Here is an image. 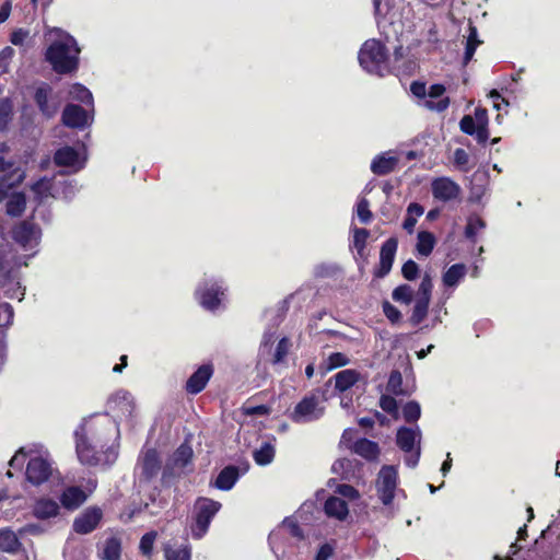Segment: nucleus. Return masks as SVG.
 Here are the masks:
<instances>
[{"instance_id":"nucleus-29","label":"nucleus","mask_w":560,"mask_h":560,"mask_svg":"<svg viewBox=\"0 0 560 560\" xmlns=\"http://www.w3.org/2000/svg\"><path fill=\"white\" fill-rule=\"evenodd\" d=\"M360 374L354 370H343L335 375V387L345 392L359 381Z\"/></svg>"},{"instance_id":"nucleus-51","label":"nucleus","mask_w":560,"mask_h":560,"mask_svg":"<svg viewBox=\"0 0 560 560\" xmlns=\"http://www.w3.org/2000/svg\"><path fill=\"white\" fill-rule=\"evenodd\" d=\"M401 272L407 280H415L419 272L418 265L413 260L409 259L404 264Z\"/></svg>"},{"instance_id":"nucleus-28","label":"nucleus","mask_w":560,"mask_h":560,"mask_svg":"<svg viewBox=\"0 0 560 560\" xmlns=\"http://www.w3.org/2000/svg\"><path fill=\"white\" fill-rule=\"evenodd\" d=\"M238 478L237 468L233 466L225 467L218 475L214 486L220 490H230Z\"/></svg>"},{"instance_id":"nucleus-59","label":"nucleus","mask_w":560,"mask_h":560,"mask_svg":"<svg viewBox=\"0 0 560 560\" xmlns=\"http://www.w3.org/2000/svg\"><path fill=\"white\" fill-rule=\"evenodd\" d=\"M410 91L417 97L422 98V97L427 96V86L422 82H413L410 85Z\"/></svg>"},{"instance_id":"nucleus-17","label":"nucleus","mask_w":560,"mask_h":560,"mask_svg":"<svg viewBox=\"0 0 560 560\" xmlns=\"http://www.w3.org/2000/svg\"><path fill=\"white\" fill-rule=\"evenodd\" d=\"M445 92V86L442 84H433L427 90V95L429 96V100H425L422 105L423 107L435 110V112H443L450 105L448 97L441 98L439 101H434L435 98L441 97Z\"/></svg>"},{"instance_id":"nucleus-13","label":"nucleus","mask_w":560,"mask_h":560,"mask_svg":"<svg viewBox=\"0 0 560 560\" xmlns=\"http://www.w3.org/2000/svg\"><path fill=\"white\" fill-rule=\"evenodd\" d=\"M138 468L140 469V478L145 481L155 477L161 469V462L154 450H147L139 458Z\"/></svg>"},{"instance_id":"nucleus-50","label":"nucleus","mask_w":560,"mask_h":560,"mask_svg":"<svg viewBox=\"0 0 560 560\" xmlns=\"http://www.w3.org/2000/svg\"><path fill=\"white\" fill-rule=\"evenodd\" d=\"M290 349V341L288 338H282L276 348V352L273 355V363H279L283 360V358L288 354Z\"/></svg>"},{"instance_id":"nucleus-16","label":"nucleus","mask_w":560,"mask_h":560,"mask_svg":"<svg viewBox=\"0 0 560 560\" xmlns=\"http://www.w3.org/2000/svg\"><path fill=\"white\" fill-rule=\"evenodd\" d=\"M54 159L57 165L71 167L74 172L81 170L84 164V161L80 159L79 153L71 147L59 149Z\"/></svg>"},{"instance_id":"nucleus-6","label":"nucleus","mask_w":560,"mask_h":560,"mask_svg":"<svg viewBox=\"0 0 560 560\" xmlns=\"http://www.w3.org/2000/svg\"><path fill=\"white\" fill-rule=\"evenodd\" d=\"M432 288H433L432 278L429 273H425L422 278L420 285H419V289H418V292L416 295L413 311L409 318V320L412 325L420 324L427 317L428 308H429V304H430V300H431Z\"/></svg>"},{"instance_id":"nucleus-56","label":"nucleus","mask_w":560,"mask_h":560,"mask_svg":"<svg viewBox=\"0 0 560 560\" xmlns=\"http://www.w3.org/2000/svg\"><path fill=\"white\" fill-rule=\"evenodd\" d=\"M30 33L23 28H19L14 31L11 35V43L15 46H21L24 44Z\"/></svg>"},{"instance_id":"nucleus-31","label":"nucleus","mask_w":560,"mask_h":560,"mask_svg":"<svg viewBox=\"0 0 560 560\" xmlns=\"http://www.w3.org/2000/svg\"><path fill=\"white\" fill-rule=\"evenodd\" d=\"M275 453V445L270 442H264L257 450L254 451L253 457L256 464L265 466L273 460Z\"/></svg>"},{"instance_id":"nucleus-4","label":"nucleus","mask_w":560,"mask_h":560,"mask_svg":"<svg viewBox=\"0 0 560 560\" xmlns=\"http://www.w3.org/2000/svg\"><path fill=\"white\" fill-rule=\"evenodd\" d=\"M221 508V503L211 499L201 498L197 500L195 505L196 520L191 527L194 538L200 539L208 530L213 516Z\"/></svg>"},{"instance_id":"nucleus-18","label":"nucleus","mask_w":560,"mask_h":560,"mask_svg":"<svg viewBox=\"0 0 560 560\" xmlns=\"http://www.w3.org/2000/svg\"><path fill=\"white\" fill-rule=\"evenodd\" d=\"M212 375L211 365L200 366L187 381L186 390L190 394L200 393L209 382Z\"/></svg>"},{"instance_id":"nucleus-46","label":"nucleus","mask_w":560,"mask_h":560,"mask_svg":"<svg viewBox=\"0 0 560 560\" xmlns=\"http://www.w3.org/2000/svg\"><path fill=\"white\" fill-rule=\"evenodd\" d=\"M413 291L409 285H399L393 291V299L397 302L409 304L412 300Z\"/></svg>"},{"instance_id":"nucleus-61","label":"nucleus","mask_w":560,"mask_h":560,"mask_svg":"<svg viewBox=\"0 0 560 560\" xmlns=\"http://www.w3.org/2000/svg\"><path fill=\"white\" fill-rule=\"evenodd\" d=\"M244 412L248 416H254V415L264 416L269 412V409L265 405H259V406H255V407H245Z\"/></svg>"},{"instance_id":"nucleus-15","label":"nucleus","mask_w":560,"mask_h":560,"mask_svg":"<svg viewBox=\"0 0 560 560\" xmlns=\"http://www.w3.org/2000/svg\"><path fill=\"white\" fill-rule=\"evenodd\" d=\"M91 117L78 105H67L62 113V121L66 126L72 128H83L89 125Z\"/></svg>"},{"instance_id":"nucleus-30","label":"nucleus","mask_w":560,"mask_h":560,"mask_svg":"<svg viewBox=\"0 0 560 560\" xmlns=\"http://www.w3.org/2000/svg\"><path fill=\"white\" fill-rule=\"evenodd\" d=\"M26 198L23 192H13L9 196L7 202V214L10 217H20L25 211Z\"/></svg>"},{"instance_id":"nucleus-32","label":"nucleus","mask_w":560,"mask_h":560,"mask_svg":"<svg viewBox=\"0 0 560 560\" xmlns=\"http://www.w3.org/2000/svg\"><path fill=\"white\" fill-rule=\"evenodd\" d=\"M435 245V237L432 233L421 231L418 234L417 250L422 256H429Z\"/></svg>"},{"instance_id":"nucleus-45","label":"nucleus","mask_w":560,"mask_h":560,"mask_svg":"<svg viewBox=\"0 0 560 560\" xmlns=\"http://www.w3.org/2000/svg\"><path fill=\"white\" fill-rule=\"evenodd\" d=\"M14 312L9 303H0V328H8L13 323Z\"/></svg>"},{"instance_id":"nucleus-25","label":"nucleus","mask_w":560,"mask_h":560,"mask_svg":"<svg viewBox=\"0 0 560 560\" xmlns=\"http://www.w3.org/2000/svg\"><path fill=\"white\" fill-rule=\"evenodd\" d=\"M398 163V159L388 153L376 156L372 164L371 171L376 175H386L394 171Z\"/></svg>"},{"instance_id":"nucleus-11","label":"nucleus","mask_w":560,"mask_h":560,"mask_svg":"<svg viewBox=\"0 0 560 560\" xmlns=\"http://www.w3.org/2000/svg\"><path fill=\"white\" fill-rule=\"evenodd\" d=\"M432 195L441 201H450L458 197L460 187L448 177L435 178L432 184Z\"/></svg>"},{"instance_id":"nucleus-23","label":"nucleus","mask_w":560,"mask_h":560,"mask_svg":"<svg viewBox=\"0 0 560 560\" xmlns=\"http://www.w3.org/2000/svg\"><path fill=\"white\" fill-rule=\"evenodd\" d=\"M351 451L366 460H376L381 453L378 444L368 439H360L351 446Z\"/></svg>"},{"instance_id":"nucleus-35","label":"nucleus","mask_w":560,"mask_h":560,"mask_svg":"<svg viewBox=\"0 0 560 560\" xmlns=\"http://www.w3.org/2000/svg\"><path fill=\"white\" fill-rule=\"evenodd\" d=\"M49 89L46 86L38 88L35 93V102L38 105L40 112L47 117L52 116L56 113V108L48 106Z\"/></svg>"},{"instance_id":"nucleus-2","label":"nucleus","mask_w":560,"mask_h":560,"mask_svg":"<svg viewBox=\"0 0 560 560\" xmlns=\"http://www.w3.org/2000/svg\"><path fill=\"white\" fill-rule=\"evenodd\" d=\"M77 438V454L79 460L84 465L94 466L101 462L96 446L103 447V439L92 428H86L85 424L81 425L75 431Z\"/></svg>"},{"instance_id":"nucleus-47","label":"nucleus","mask_w":560,"mask_h":560,"mask_svg":"<svg viewBox=\"0 0 560 560\" xmlns=\"http://www.w3.org/2000/svg\"><path fill=\"white\" fill-rule=\"evenodd\" d=\"M156 536L158 534L154 530L149 532L142 536L139 548L144 556H151Z\"/></svg>"},{"instance_id":"nucleus-64","label":"nucleus","mask_w":560,"mask_h":560,"mask_svg":"<svg viewBox=\"0 0 560 560\" xmlns=\"http://www.w3.org/2000/svg\"><path fill=\"white\" fill-rule=\"evenodd\" d=\"M332 555V548L329 545L320 547L316 555V560H328Z\"/></svg>"},{"instance_id":"nucleus-58","label":"nucleus","mask_w":560,"mask_h":560,"mask_svg":"<svg viewBox=\"0 0 560 560\" xmlns=\"http://www.w3.org/2000/svg\"><path fill=\"white\" fill-rule=\"evenodd\" d=\"M469 156L464 149H456L454 152V162L457 166L464 167L468 164Z\"/></svg>"},{"instance_id":"nucleus-53","label":"nucleus","mask_w":560,"mask_h":560,"mask_svg":"<svg viewBox=\"0 0 560 560\" xmlns=\"http://www.w3.org/2000/svg\"><path fill=\"white\" fill-rule=\"evenodd\" d=\"M34 453V450L33 448H30L28 451L26 450V447H21L15 454L14 456L11 458L10 460V466L11 467H21L24 463V459L26 457V455H31Z\"/></svg>"},{"instance_id":"nucleus-48","label":"nucleus","mask_w":560,"mask_h":560,"mask_svg":"<svg viewBox=\"0 0 560 560\" xmlns=\"http://www.w3.org/2000/svg\"><path fill=\"white\" fill-rule=\"evenodd\" d=\"M357 215L362 223H369L372 219V212L370 211V203L368 199L362 198L357 205Z\"/></svg>"},{"instance_id":"nucleus-22","label":"nucleus","mask_w":560,"mask_h":560,"mask_svg":"<svg viewBox=\"0 0 560 560\" xmlns=\"http://www.w3.org/2000/svg\"><path fill=\"white\" fill-rule=\"evenodd\" d=\"M59 510V504L55 500L40 498L34 504L33 514L38 520H47L57 516Z\"/></svg>"},{"instance_id":"nucleus-36","label":"nucleus","mask_w":560,"mask_h":560,"mask_svg":"<svg viewBox=\"0 0 560 560\" xmlns=\"http://www.w3.org/2000/svg\"><path fill=\"white\" fill-rule=\"evenodd\" d=\"M120 542L116 538H109L105 541L103 558L105 560H118L120 558Z\"/></svg>"},{"instance_id":"nucleus-21","label":"nucleus","mask_w":560,"mask_h":560,"mask_svg":"<svg viewBox=\"0 0 560 560\" xmlns=\"http://www.w3.org/2000/svg\"><path fill=\"white\" fill-rule=\"evenodd\" d=\"M109 408L117 410L122 417H128L135 408L133 399L128 392L119 390L112 397Z\"/></svg>"},{"instance_id":"nucleus-27","label":"nucleus","mask_w":560,"mask_h":560,"mask_svg":"<svg viewBox=\"0 0 560 560\" xmlns=\"http://www.w3.org/2000/svg\"><path fill=\"white\" fill-rule=\"evenodd\" d=\"M325 512L328 516L342 521L347 517L349 510L345 500L331 497L325 503Z\"/></svg>"},{"instance_id":"nucleus-9","label":"nucleus","mask_w":560,"mask_h":560,"mask_svg":"<svg viewBox=\"0 0 560 560\" xmlns=\"http://www.w3.org/2000/svg\"><path fill=\"white\" fill-rule=\"evenodd\" d=\"M40 236L39 229L30 221H23L13 230V238L25 250L35 248Z\"/></svg>"},{"instance_id":"nucleus-54","label":"nucleus","mask_w":560,"mask_h":560,"mask_svg":"<svg viewBox=\"0 0 560 560\" xmlns=\"http://www.w3.org/2000/svg\"><path fill=\"white\" fill-rule=\"evenodd\" d=\"M383 312L392 323H397L401 318V313L399 310L392 305L389 302H385L383 304Z\"/></svg>"},{"instance_id":"nucleus-42","label":"nucleus","mask_w":560,"mask_h":560,"mask_svg":"<svg viewBox=\"0 0 560 560\" xmlns=\"http://www.w3.org/2000/svg\"><path fill=\"white\" fill-rule=\"evenodd\" d=\"M192 457V450L189 445L183 444L180 445L174 455V462L178 466H186Z\"/></svg>"},{"instance_id":"nucleus-26","label":"nucleus","mask_w":560,"mask_h":560,"mask_svg":"<svg viewBox=\"0 0 560 560\" xmlns=\"http://www.w3.org/2000/svg\"><path fill=\"white\" fill-rule=\"evenodd\" d=\"M198 294L200 304L205 308L213 311L219 306L221 302L220 296L223 295L224 293L223 291L220 290L219 287L212 285L211 288L206 289L203 291L198 290Z\"/></svg>"},{"instance_id":"nucleus-63","label":"nucleus","mask_w":560,"mask_h":560,"mask_svg":"<svg viewBox=\"0 0 560 560\" xmlns=\"http://www.w3.org/2000/svg\"><path fill=\"white\" fill-rule=\"evenodd\" d=\"M329 361H330L331 366H334V368L346 365L348 363L347 358L342 353H339V352L332 353L329 357Z\"/></svg>"},{"instance_id":"nucleus-24","label":"nucleus","mask_w":560,"mask_h":560,"mask_svg":"<svg viewBox=\"0 0 560 560\" xmlns=\"http://www.w3.org/2000/svg\"><path fill=\"white\" fill-rule=\"evenodd\" d=\"M25 178V173L22 170H13L10 176H0V203L9 197V190L20 185Z\"/></svg>"},{"instance_id":"nucleus-62","label":"nucleus","mask_w":560,"mask_h":560,"mask_svg":"<svg viewBox=\"0 0 560 560\" xmlns=\"http://www.w3.org/2000/svg\"><path fill=\"white\" fill-rule=\"evenodd\" d=\"M423 207L419 203L412 202L407 208V215L418 219L423 214Z\"/></svg>"},{"instance_id":"nucleus-5","label":"nucleus","mask_w":560,"mask_h":560,"mask_svg":"<svg viewBox=\"0 0 560 560\" xmlns=\"http://www.w3.org/2000/svg\"><path fill=\"white\" fill-rule=\"evenodd\" d=\"M488 114L485 108H476L474 116L465 115L459 122L460 130L467 135L475 136L479 143H485L489 138Z\"/></svg>"},{"instance_id":"nucleus-57","label":"nucleus","mask_w":560,"mask_h":560,"mask_svg":"<svg viewBox=\"0 0 560 560\" xmlns=\"http://www.w3.org/2000/svg\"><path fill=\"white\" fill-rule=\"evenodd\" d=\"M13 170L21 168L15 166V163L13 161L5 160L4 158L0 156V173H2V175L10 176Z\"/></svg>"},{"instance_id":"nucleus-1","label":"nucleus","mask_w":560,"mask_h":560,"mask_svg":"<svg viewBox=\"0 0 560 560\" xmlns=\"http://www.w3.org/2000/svg\"><path fill=\"white\" fill-rule=\"evenodd\" d=\"M51 44L47 48L46 59L51 63L55 71L67 73L77 68L80 49L72 36L68 33L52 28L47 33Z\"/></svg>"},{"instance_id":"nucleus-44","label":"nucleus","mask_w":560,"mask_h":560,"mask_svg":"<svg viewBox=\"0 0 560 560\" xmlns=\"http://www.w3.org/2000/svg\"><path fill=\"white\" fill-rule=\"evenodd\" d=\"M404 419L407 422H416L421 415L420 405L417 401H409L402 409Z\"/></svg>"},{"instance_id":"nucleus-52","label":"nucleus","mask_w":560,"mask_h":560,"mask_svg":"<svg viewBox=\"0 0 560 560\" xmlns=\"http://www.w3.org/2000/svg\"><path fill=\"white\" fill-rule=\"evenodd\" d=\"M380 406L384 411L388 413H394L395 416L397 415L398 408L395 398L388 395H383L380 399Z\"/></svg>"},{"instance_id":"nucleus-40","label":"nucleus","mask_w":560,"mask_h":560,"mask_svg":"<svg viewBox=\"0 0 560 560\" xmlns=\"http://www.w3.org/2000/svg\"><path fill=\"white\" fill-rule=\"evenodd\" d=\"M485 228H486V223L481 218H479L477 215L469 217L467 225H466V230H465V235L468 238L474 240L476 234L479 231L483 230Z\"/></svg>"},{"instance_id":"nucleus-8","label":"nucleus","mask_w":560,"mask_h":560,"mask_svg":"<svg viewBox=\"0 0 560 560\" xmlns=\"http://www.w3.org/2000/svg\"><path fill=\"white\" fill-rule=\"evenodd\" d=\"M323 413L324 409L319 406L315 397H305L295 406L292 419L295 422L304 423L317 420Z\"/></svg>"},{"instance_id":"nucleus-55","label":"nucleus","mask_w":560,"mask_h":560,"mask_svg":"<svg viewBox=\"0 0 560 560\" xmlns=\"http://www.w3.org/2000/svg\"><path fill=\"white\" fill-rule=\"evenodd\" d=\"M337 492L343 498L350 500L357 499L359 497V492L352 486L349 485H340L337 488Z\"/></svg>"},{"instance_id":"nucleus-14","label":"nucleus","mask_w":560,"mask_h":560,"mask_svg":"<svg viewBox=\"0 0 560 560\" xmlns=\"http://www.w3.org/2000/svg\"><path fill=\"white\" fill-rule=\"evenodd\" d=\"M398 242L395 237L388 238L381 247L380 252V268L376 276L380 278L385 277L392 269L395 254L397 250Z\"/></svg>"},{"instance_id":"nucleus-60","label":"nucleus","mask_w":560,"mask_h":560,"mask_svg":"<svg viewBox=\"0 0 560 560\" xmlns=\"http://www.w3.org/2000/svg\"><path fill=\"white\" fill-rule=\"evenodd\" d=\"M282 527L288 529L289 533L293 536H296V537H300L302 536L301 534V530L299 528V526L296 525V523L292 520H284L283 523H282Z\"/></svg>"},{"instance_id":"nucleus-43","label":"nucleus","mask_w":560,"mask_h":560,"mask_svg":"<svg viewBox=\"0 0 560 560\" xmlns=\"http://www.w3.org/2000/svg\"><path fill=\"white\" fill-rule=\"evenodd\" d=\"M402 377L399 371H393L389 375L387 383V392L394 395H402L404 390L401 388Z\"/></svg>"},{"instance_id":"nucleus-41","label":"nucleus","mask_w":560,"mask_h":560,"mask_svg":"<svg viewBox=\"0 0 560 560\" xmlns=\"http://www.w3.org/2000/svg\"><path fill=\"white\" fill-rule=\"evenodd\" d=\"M13 113V105L9 100H2L0 102V129H7Z\"/></svg>"},{"instance_id":"nucleus-33","label":"nucleus","mask_w":560,"mask_h":560,"mask_svg":"<svg viewBox=\"0 0 560 560\" xmlns=\"http://www.w3.org/2000/svg\"><path fill=\"white\" fill-rule=\"evenodd\" d=\"M466 273V267L463 264H455L447 269L443 276V283L446 287L456 285Z\"/></svg>"},{"instance_id":"nucleus-38","label":"nucleus","mask_w":560,"mask_h":560,"mask_svg":"<svg viewBox=\"0 0 560 560\" xmlns=\"http://www.w3.org/2000/svg\"><path fill=\"white\" fill-rule=\"evenodd\" d=\"M164 555L166 560H190V549L188 547L173 549L170 545H165Z\"/></svg>"},{"instance_id":"nucleus-10","label":"nucleus","mask_w":560,"mask_h":560,"mask_svg":"<svg viewBox=\"0 0 560 560\" xmlns=\"http://www.w3.org/2000/svg\"><path fill=\"white\" fill-rule=\"evenodd\" d=\"M51 475L50 463L42 456H33L26 466V478L35 486L47 481Z\"/></svg>"},{"instance_id":"nucleus-37","label":"nucleus","mask_w":560,"mask_h":560,"mask_svg":"<svg viewBox=\"0 0 560 560\" xmlns=\"http://www.w3.org/2000/svg\"><path fill=\"white\" fill-rule=\"evenodd\" d=\"M32 190L36 195L37 199L39 201H43L44 199H46L47 197H49L51 195L50 194V190H51L50 179L45 178V177L40 178L32 186Z\"/></svg>"},{"instance_id":"nucleus-39","label":"nucleus","mask_w":560,"mask_h":560,"mask_svg":"<svg viewBox=\"0 0 560 560\" xmlns=\"http://www.w3.org/2000/svg\"><path fill=\"white\" fill-rule=\"evenodd\" d=\"M69 94L75 101L92 104L93 98L91 92L81 84H73Z\"/></svg>"},{"instance_id":"nucleus-20","label":"nucleus","mask_w":560,"mask_h":560,"mask_svg":"<svg viewBox=\"0 0 560 560\" xmlns=\"http://www.w3.org/2000/svg\"><path fill=\"white\" fill-rule=\"evenodd\" d=\"M397 445L404 451V452H411L416 445V443H420L421 440V431L417 427L416 429L411 428H400L397 431Z\"/></svg>"},{"instance_id":"nucleus-49","label":"nucleus","mask_w":560,"mask_h":560,"mask_svg":"<svg viewBox=\"0 0 560 560\" xmlns=\"http://www.w3.org/2000/svg\"><path fill=\"white\" fill-rule=\"evenodd\" d=\"M370 233L365 229H354L353 242L359 253L365 248L366 240Z\"/></svg>"},{"instance_id":"nucleus-3","label":"nucleus","mask_w":560,"mask_h":560,"mask_svg":"<svg viewBox=\"0 0 560 560\" xmlns=\"http://www.w3.org/2000/svg\"><path fill=\"white\" fill-rule=\"evenodd\" d=\"M360 66L372 74L383 75L386 69L387 52L381 42L366 40L359 51Z\"/></svg>"},{"instance_id":"nucleus-12","label":"nucleus","mask_w":560,"mask_h":560,"mask_svg":"<svg viewBox=\"0 0 560 560\" xmlns=\"http://www.w3.org/2000/svg\"><path fill=\"white\" fill-rule=\"evenodd\" d=\"M102 518V511L98 508H89L73 521V530L78 534H89L94 530Z\"/></svg>"},{"instance_id":"nucleus-7","label":"nucleus","mask_w":560,"mask_h":560,"mask_svg":"<svg viewBox=\"0 0 560 560\" xmlns=\"http://www.w3.org/2000/svg\"><path fill=\"white\" fill-rule=\"evenodd\" d=\"M397 479L398 472L395 466L385 465L381 468L376 480V488L383 504L389 505L393 502Z\"/></svg>"},{"instance_id":"nucleus-34","label":"nucleus","mask_w":560,"mask_h":560,"mask_svg":"<svg viewBox=\"0 0 560 560\" xmlns=\"http://www.w3.org/2000/svg\"><path fill=\"white\" fill-rule=\"evenodd\" d=\"M20 541L12 530L0 532V549L4 552L14 553L19 550Z\"/></svg>"},{"instance_id":"nucleus-19","label":"nucleus","mask_w":560,"mask_h":560,"mask_svg":"<svg viewBox=\"0 0 560 560\" xmlns=\"http://www.w3.org/2000/svg\"><path fill=\"white\" fill-rule=\"evenodd\" d=\"M88 499L86 493L79 487H68L60 495V502L67 510H77Z\"/></svg>"}]
</instances>
